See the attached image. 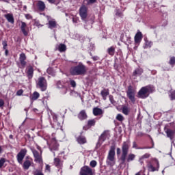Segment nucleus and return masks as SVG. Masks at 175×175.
Here are the masks:
<instances>
[{
	"mask_svg": "<svg viewBox=\"0 0 175 175\" xmlns=\"http://www.w3.org/2000/svg\"><path fill=\"white\" fill-rule=\"evenodd\" d=\"M129 147H131V141L127 140L123 142L122 146V154L120 157L122 163H125V161L131 162L136 157V156L132 153L128 155V152H129Z\"/></svg>",
	"mask_w": 175,
	"mask_h": 175,
	"instance_id": "1",
	"label": "nucleus"
},
{
	"mask_svg": "<svg viewBox=\"0 0 175 175\" xmlns=\"http://www.w3.org/2000/svg\"><path fill=\"white\" fill-rule=\"evenodd\" d=\"M88 70L87 66L79 62L78 65L70 68V73L72 76H84Z\"/></svg>",
	"mask_w": 175,
	"mask_h": 175,
	"instance_id": "2",
	"label": "nucleus"
},
{
	"mask_svg": "<svg viewBox=\"0 0 175 175\" xmlns=\"http://www.w3.org/2000/svg\"><path fill=\"white\" fill-rule=\"evenodd\" d=\"M106 163L108 166H111V167L116 165V145L110 146L109 151L107 157Z\"/></svg>",
	"mask_w": 175,
	"mask_h": 175,
	"instance_id": "3",
	"label": "nucleus"
},
{
	"mask_svg": "<svg viewBox=\"0 0 175 175\" xmlns=\"http://www.w3.org/2000/svg\"><path fill=\"white\" fill-rule=\"evenodd\" d=\"M152 90L153 89L151 85L142 87L138 92V96H139V98H142V99H146V98H148L150 94L152 92Z\"/></svg>",
	"mask_w": 175,
	"mask_h": 175,
	"instance_id": "4",
	"label": "nucleus"
},
{
	"mask_svg": "<svg viewBox=\"0 0 175 175\" xmlns=\"http://www.w3.org/2000/svg\"><path fill=\"white\" fill-rule=\"evenodd\" d=\"M36 87L42 92L46 91V90H47V80H46V78L43 77H39L36 83Z\"/></svg>",
	"mask_w": 175,
	"mask_h": 175,
	"instance_id": "5",
	"label": "nucleus"
},
{
	"mask_svg": "<svg viewBox=\"0 0 175 175\" xmlns=\"http://www.w3.org/2000/svg\"><path fill=\"white\" fill-rule=\"evenodd\" d=\"M31 150L34 157V161H36L37 163H42L43 158L42 157V154L43 150H40V153H39V152H38V150H36L35 148H31Z\"/></svg>",
	"mask_w": 175,
	"mask_h": 175,
	"instance_id": "6",
	"label": "nucleus"
},
{
	"mask_svg": "<svg viewBox=\"0 0 175 175\" xmlns=\"http://www.w3.org/2000/svg\"><path fill=\"white\" fill-rule=\"evenodd\" d=\"M126 95L129 99L132 102V103H135L136 102V98H135V95H136V92L133 88H132V86H129L128 90L126 91Z\"/></svg>",
	"mask_w": 175,
	"mask_h": 175,
	"instance_id": "7",
	"label": "nucleus"
},
{
	"mask_svg": "<svg viewBox=\"0 0 175 175\" xmlns=\"http://www.w3.org/2000/svg\"><path fill=\"white\" fill-rule=\"evenodd\" d=\"M148 169L149 172H158L159 170V161L155 159L152 161V163H148Z\"/></svg>",
	"mask_w": 175,
	"mask_h": 175,
	"instance_id": "8",
	"label": "nucleus"
},
{
	"mask_svg": "<svg viewBox=\"0 0 175 175\" xmlns=\"http://www.w3.org/2000/svg\"><path fill=\"white\" fill-rule=\"evenodd\" d=\"M79 16L83 21H85V19L88 16V8H87V6L84 5L81 6L79 8Z\"/></svg>",
	"mask_w": 175,
	"mask_h": 175,
	"instance_id": "9",
	"label": "nucleus"
},
{
	"mask_svg": "<svg viewBox=\"0 0 175 175\" xmlns=\"http://www.w3.org/2000/svg\"><path fill=\"white\" fill-rule=\"evenodd\" d=\"M27 149L24 148L21 150V151L18 153L16 158L18 163H23V159L25 157V155H27Z\"/></svg>",
	"mask_w": 175,
	"mask_h": 175,
	"instance_id": "10",
	"label": "nucleus"
},
{
	"mask_svg": "<svg viewBox=\"0 0 175 175\" xmlns=\"http://www.w3.org/2000/svg\"><path fill=\"white\" fill-rule=\"evenodd\" d=\"M80 175H93L92 169L85 165L81 169Z\"/></svg>",
	"mask_w": 175,
	"mask_h": 175,
	"instance_id": "11",
	"label": "nucleus"
},
{
	"mask_svg": "<svg viewBox=\"0 0 175 175\" xmlns=\"http://www.w3.org/2000/svg\"><path fill=\"white\" fill-rule=\"evenodd\" d=\"M164 131L167 135V137H169L170 140H173L175 137V129H172L169 128H165Z\"/></svg>",
	"mask_w": 175,
	"mask_h": 175,
	"instance_id": "12",
	"label": "nucleus"
},
{
	"mask_svg": "<svg viewBox=\"0 0 175 175\" xmlns=\"http://www.w3.org/2000/svg\"><path fill=\"white\" fill-rule=\"evenodd\" d=\"M109 136V131H105L99 137L98 142L97 143V146H100L106 139H107V137Z\"/></svg>",
	"mask_w": 175,
	"mask_h": 175,
	"instance_id": "13",
	"label": "nucleus"
},
{
	"mask_svg": "<svg viewBox=\"0 0 175 175\" xmlns=\"http://www.w3.org/2000/svg\"><path fill=\"white\" fill-rule=\"evenodd\" d=\"M143 39V33L141 31H137L134 37V42L135 44H140Z\"/></svg>",
	"mask_w": 175,
	"mask_h": 175,
	"instance_id": "14",
	"label": "nucleus"
},
{
	"mask_svg": "<svg viewBox=\"0 0 175 175\" xmlns=\"http://www.w3.org/2000/svg\"><path fill=\"white\" fill-rule=\"evenodd\" d=\"M36 8L39 12H44V10H46V4L44 2L38 0L37 1Z\"/></svg>",
	"mask_w": 175,
	"mask_h": 175,
	"instance_id": "15",
	"label": "nucleus"
},
{
	"mask_svg": "<svg viewBox=\"0 0 175 175\" xmlns=\"http://www.w3.org/2000/svg\"><path fill=\"white\" fill-rule=\"evenodd\" d=\"M21 31L22 33H23L24 36H28L29 31L25 22H21Z\"/></svg>",
	"mask_w": 175,
	"mask_h": 175,
	"instance_id": "16",
	"label": "nucleus"
},
{
	"mask_svg": "<svg viewBox=\"0 0 175 175\" xmlns=\"http://www.w3.org/2000/svg\"><path fill=\"white\" fill-rule=\"evenodd\" d=\"M26 60L27 56L25 55V53H21L19 56V61L23 68H25V65H27V62H25Z\"/></svg>",
	"mask_w": 175,
	"mask_h": 175,
	"instance_id": "17",
	"label": "nucleus"
},
{
	"mask_svg": "<svg viewBox=\"0 0 175 175\" xmlns=\"http://www.w3.org/2000/svg\"><path fill=\"white\" fill-rule=\"evenodd\" d=\"M95 124H96V120L95 119L89 120L87 125L83 126L84 131H88V129H90L92 126H95Z\"/></svg>",
	"mask_w": 175,
	"mask_h": 175,
	"instance_id": "18",
	"label": "nucleus"
},
{
	"mask_svg": "<svg viewBox=\"0 0 175 175\" xmlns=\"http://www.w3.org/2000/svg\"><path fill=\"white\" fill-rule=\"evenodd\" d=\"M58 147H59L58 142H57V140H55V139H53L50 145L51 151H57Z\"/></svg>",
	"mask_w": 175,
	"mask_h": 175,
	"instance_id": "19",
	"label": "nucleus"
},
{
	"mask_svg": "<svg viewBox=\"0 0 175 175\" xmlns=\"http://www.w3.org/2000/svg\"><path fill=\"white\" fill-rule=\"evenodd\" d=\"M55 50H58L59 53H65L66 51V45L62 43L57 44L55 46Z\"/></svg>",
	"mask_w": 175,
	"mask_h": 175,
	"instance_id": "20",
	"label": "nucleus"
},
{
	"mask_svg": "<svg viewBox=\"0 0 175 175\" xmlns=\"http://www.w3.org/2000/svg\"><path fill=\"white\" fill-rule=\"evenodd\" d=\"M88 117V116H87L85 110H81L78 114V118L80 120V121H84V120H87Z\"/></svg>",
	"mask_w": 175,
	"mask_h": 175,
	"instance_id": "21",
	"label": "nucleus"
},
{
	"mask_svg": "<svg viewBox=\"0 0 175 175\" xmlns=\"http://www.w3.org/2000/svg\"><path fill=\"white\" fill-rule=\"evenodd\" d=\"M110 92L109 91V89H103V90H101L100 92V95L103 99V100H106V99H107V96H109Z\"/></svg>",
	"mask_w": 175,
	"mask_h": 175,
	"instance_id": "22",
	"label": "nucleus"
},
{
	"mask_svg": "<svg viewBox=\"0 0 175 175\" xmlns=\"http://www.w3.org/2000/svg\"><path fill=\"white\" fill-rule=\"evenodd\" d=\"M78 144H85L87 143V138L84 135H79L77 137Z\"/></svg>",
	"mask_w": 175,
	"mask_h": 175,
	"instance_id": "23",
	"label": "nucleus"
},
{
	"mask_svg": "<svg viewBox=\"0 0 175 175\" xmlns=\"http://www.w3.org/2000/svg\"><path fill=\"white\" fill-rule=\"evenodd\" d=\"M144 70L143 68H136L133 72V76L134 77H137L139 76H142V75H143Z\"/></svg>",
	"mask_w": 175,
	"mask_h": 175,
	"instance_id": "24",
	"label": "nucleus"
},
{
	"mask_svg": "<svg viewBox=\"0 0 175 175\" xmlns=\"http://www.w3.org/2000/svg\"><path fill=\"white\" fill-rule=\"evenodd\" d=\"M122 113L124 114V116H129L131 113V108L128 105H122Z\"/></svg>",
	"mask_w": 175,
	"mask_h": 175,
	"instance_id": "25",
	"label": "nucleus"
},
{
	"mask_svg": "<svg viewBox=\"0 0 175 175\" xmlns=\"http://www.w3.org/2000/svg\"><path fill=\"white\" fill-rule=\"evenodd\" d=\"M5 18L10 23V24H14V17L13 16V14H7L4 15Z\"/></svg>",
	"mask_w": 175,
	"mask_h": 175,
	"instance_id": "26",
	"label": "nucleus"
},
{
	"mask_svg": "<svg viewBox=\"0 0 175 175\" xmlns=\"http://www.w3.org/2000/svg\"><path fill=\"white\" fill-rule=\"evenodd\" d=\"M58 24L57 23V21L55 20L49 21L48 23V27L49 29H54V28H57Z\"/></svg>",
	"mask_w": 175,
	"mask_h": 175,
	"instance_id": "27",
	"label": "nucleus"
},
{
	"mask_svg": "<svg viewBox=\"0 0 175 175\" xmlns=\"http://www.w3.org/2000/svg\"><path fill=\"white\" fill-rule=\"evenodd\" d=\"M57 88L63 90L62 94H66V92H68V88L64 85L62 83L59 81L57 82Z\"/></svg>",
	"mask_w": 175,
	"mask_h": 175,
	"instance_id": "28",
	"label": "nucleus"
},
{
	"mask_svg": "<svg viewBox=\"0 0 175 175\" xmlns=\"http://www.w3.org/2000/svg\"><path fill=\"white\" fill-rule=\"evenodd\" d=\"M27 77L29 80H31L33 77V67L29 66L27 72Z\"/></svg>",
	"mask_w": 175,
	"mask_h": 175,
	"instance_id": "29",
	"label": "nucleus"
},
{
	"mask_svg": "<svg viewBox=\"0 0 175 175\" xmlns=\"http://www.w3.org/2000/svg\"><path fill=\"white\" fill-rule=\"evenodd\" d=\"M93 114L94 116H102L103 114V110L102 109L98 108V107H94L93 109Z\"/></svg>",
	"mask_w": 175,
	"mask_h": 175,
	"instance_id": "30",
	"label": "nucleus"
},
{
	"mask_svg": "<svg viewBox=\"0 0 175 175\" xmlns=\"http://www.w3.org/2000/svg\"><path fill=\"white\" fill-rule=\"evenodd\" d=\"M54 165L57 169H61L62 167V161L59 158L54 159Z\"/></svg>",
	"mask_w": 175,
	"mask_h": 175,
	"instance_id": "31",
	"label": "nucleus"
},
{
	"mask_svg": "<svg viewBox=\"0 0 175 175\" xmlns=\"http://www.w3.org/2000/svg\"><path fill=\"white\" fill-rule=\"evenodd\" d=\"M31 167V160H26L24 161L23 167L25 169V170H28L29 167Z\"/></svg>",
	"mask_w": 175,
	"mask_h": 175,
	"instance_id": "32",
	"label": "nucleus"
},
{
	"mask_svg": "<svg viewBox=\"0 0 175 175\" xmlns=\"http://www.w3.org/2000/svg\"><path fill=\"white\" fill-rule=\"evenodd\" d=\"M40 96V94L38 92H34L32 94V96L30 97V99L31 100H37V99H39V97Z\"/></svg>",
	"mask_w": 175,
	"mask_h": 175,
	"instance_id": "33",
	"label": "nucleus"
},
{
	"mask_svg": "<svg viewBox=\"0 0 175 175\" xmlns=\"http://www.w3.org/2000/svg\"><path fill=\"white\" fill-rule=\"evenodd\" d=\"M151 157L150 153H146L139 158V162L143 163V159H147Z\"/></svg>",
	"mask_w": 175,
	"mask_h": 175,
	"instance_id": "34",
	"label": "nucleus"
},
{
	"mask_svg": "<svg viewBox=\"0 0 175 175\" xmlns=\"http://www.w3.org/2000/svg\"><path fill=\"white\" fill-rule=\"evenodd\" d=\"M107 53L108 54H109V55H111V56L114 55L116 53V48L114 46H111L108 48Z\"/></svg>",
	"mask_w": 175,
	"mask_h": 175,
	"instance_id": "35",
	"label": "nucleus"
},
{
	"mask_svg": "<svg viewBox=\"0 0 175 175\" xmlns=\"http://www.w3.org/2000/svg\"><path fill=\"white\" fill-rule=\"evenodd\" d=\"M116 120L117 121H119L120 122H122V121H124V120H125V118H124V116H122V114L121 113H118L116 116Z\"/></svg>",
	"mask_w": 175,
	"mask_h": 175,
	"instance_id": "36",
	"label": "nucleus"
},
{
	"mask_svg": "<svg viewBox=\"0 0 175 175\" xmlns=\"http://www.w3.org/2000/svg\"><path fill=\"white\" fill-rule=\"evenodd\" d=\"M168 64L171 66H174V65H175V57L174 56L170 57V61H169Z\"/></svg>",
	"mask_w": 175,
	"mask_h": 175,
	"instance_id": "37",
	"label": "nucleus"
},
{
	"mask_svg": "<svg viewBox=\"0 0 175 175\" xmlns=\"http://www.w3.org/2000/svg\"><path fill=\"white\" fill-rule=\"evenodd\" d=\"M145 44H146V45H145V47H146V49H148V47H149V48H151L152 46V42L146 40V42H145Z\"/></svg>",
	"mask_w": 175,
	"mask_h": 175,
	"instance_id": "38",
	"label": "nucleus"
},
{
	"mask_svg": "<svg viewBox=\"0 0 175 175\" xmlns=\"http://www.w3.org/2000/svg\"><path fill=\"white\" fill-rule=\"evenodd\" d=\"M96 165H98V163L95 160H92L90 163V165L91 166V167H96Z\"/></svg>",
	"mask_w": 175,
	"mask_h": 175,
	"instance_id": "39",
	"label": "nucleus"
},
{
	"mask_svg": "<svg viewBox=\"0 0 175 175\" xmlns=\"http://www.w3.org/2000/svg\"><path fill=\"white\" fill-rule=\"evenodd\" d=\"M170 98L171 100H175V91L170 92Z\"/></svg>",
	"mask_w": 175,
	"mask_h": 175,
	"instance_id": "40",
	"label": "nucleus"
},
{
	"mask_svg": "<svg viewBox=\"0 0 175 175\" xmlns=\"http://www.w3.org/2000/svg\"><path fill=\"white\" fill-rule=\"evenodd\" d=\"M5 162H6V159L1 158L0 159V169L5 165Z\"/></svg>",
	"mask_w": 175,
	"mask_h": 175,
	"instance_id": "41",
	"label": "nucleus"
},
{
	"mask_svg": "<svg viewBox=\"0 0 175 175\" xmlns=\"http://www.w3.org/2000/svg\"><path fill=\"white\" fill-rule=\"evenodd\" d=\"M2 46L3 50H6L8 49V41L3 40L2 41Z\"/></svg>",
	"mask_w": 175,
	"mask_h": 175,
	"instance_id": "42",
	"label": "nucleus"
},
{
	"mask_svg": "<svg viewBox=\"0 0 175 175\" xmlns=\"http://www.w3.org/2000/svg\"><path fill=\"white\" fill-rule=\"evenodd\" d=\"M133 148H135V150H142V147H138L136 142H133Z\"/></svg>",
	"mask_w": 175,
	"mask_h": 175,
	"instance_id": "43",
	"label": "nucleus"
},
{
	"mask_svg": "<svg viewBox=\"0 0 175 175\" xmlns=\"http://www.w3.org/2000/svg\"><path fill=\"white\" fill-rule=\"evenodd\" d=\"M46 72L49 75H54V70L53 69V68H49L47 70H46Z\"/></svg>",
	"mask_w": 175,
	"mask_h": 175,
	"instance_id": "44",
	"label": "nucleus"
},
{
	"mask_svg": "<svg viewBox=\"0 0 175 175\" xmlns=\"http://www.w3.org/2000/svg\"><path fill=\"white\" fill-rule=\"evenodd\" d=\"M109 98L112 105H116V100H114V98L112 95H109Z\"/></svg>",
	"mask_w": 175,
	"mask_h": 175,
	"instance_id": "45",
	"label": "nucleus"
},
{
	"mask_svg": "<svg viewBox=\"0 0 175 175\" xmlns=\"http://www.w3.org/2000/svg\"><path fill=\"white\" fill-rule=\"evenodd\" d=\"M70 84L71 85V87H72L73 88H76V81L75 80H70Z\"/></svg>",
	"mask_w": 175,
	"mask_h": 175,
	"instance_id": "46",
	"label": "nucleus"
},
{
	"mask_svg": "<svg viewBox=\"0 0 175 175\" xmlns=\"http://www.w3.org/2000/svg\"><path fill=\"white\" fill-rule=\"evenodd\" d=\"M23 94H24V90H23V89L18 90L16 92L17 96H21V95H23Z\"/></svg>",
	"mask_w": 175,
	"mask_h": 175,
	"instance_id": "47",
	"label": "nucleus"
},
{
	"mask_svg": "<svg viewBox=\"0 0 175 175\" xmlns=\"http://www.w3.org/2000/svg\"><path fill=\"white\" fill-rule=\"evenodd\" d=\"M79 17L77 16L72 17V23H74V24H77V23H79Z\"/></svg>",
	"mask_w": 175,
	"mask_h": 175,
	"instance_id": "48",
	"label": "nucleus"
},
{
	"mask_svg": "<svg viewBox=\"0 0 175 175\" xmlns=\"http://www.w3.org/2000/svg\"><path fill=\"white\" fill-rule=\"evenodd\" d=\"M87 5H92V3H95L96 0H86Z\"/></svg>",
	"mask_w": 175,
	"mask_h": 175,
	"instance_id": "49",
	"label": "nucleus"
},
{
	"mask_svg": "<svg viewBox=\"0 0 175 175\" xmlns=\"http://www.w3.org/2000/svg\"><path fill=\"white\" fill-rule=\"evenodd\" d=\"M33 175H44V174H43V172H42V171L37 170L34 172Z\"/></svg>",
	"mask_w": 175,
	"mask_h": 175,
	"instance_id": "50",
	"label": "nucleus"
},
{
	"mask_svg": "<svg viewBox=\"0 0 175 175\" xmlns=\"http://www.w3.org/2000/svg\"><path fill=\"white\" fill-rule=\"evenodd\" d=\"M151 148H154V145L152 146H144V147H141V150H150Z\"/></svg>",
	"mask_w": 175,
	"mask_h": 175,
	"instance_id": "51",
	"label": "nucleus"
},
{
	"mask_svg": "<svg viewBox=\"0 0 175 175\" xmlns=\"http://www.w3.org/2000/svg\"><path fill=\"white\" fill-rule=\"evenodd\" d=\"M137 136L138 137H143V136H144V133H143L142 132H138L137 133Z\"/></svg>",
	"mask_w": 175,
	"mask_h": 175,
	"instance_id": "52",
	"label": "nucleus"
},
{
	"mask_svg": "<svg viewBox=\"0 0 175 175\" xmlns=\"http://www.w3.org/2000/svg\"><path fill=\"white\" fill-rule=\"evenodd\" d=\"M25 17H26L27 20H31V18H32V16H31V14H27L25 15Z\"/></svg>",
	"mask_w": 175,
	"mask_h": 175,
	"instance_id": "53",
	"label": "nucleus"
},
{
	"mask_svg": "<svg viewBox=\"0 0 175 175\" xmlns=\"http://www.w3.org/2000/svg\"><path fill=\"white\" fill-rule=\"evenodd\" d=\"M4 105H5V101H3V99H0V107H3Z\"/></svg>",
	"mask_w": 175,
	"mask_h": 175,
	"instance_id": "54",
	"label": "nucleus"
},
{
	"mask_svg": "<svg viewBox=\"0 0 175 175\" xmlns=\"http://www.w3.org/2000/svg\"><path fill=\"white\" fill-rule=\"evenodd\" d=\"M116 16H118L119 17H122V16H124V14H122V12H117L116 14Z\"/></svg>",
	"mask_w": 175,
	"mask_h": 175,
	"instance_id": "55",
	"label": "nucleus"
},
{
	"mask_svg": "<svg viewBox=\"0 0 175 175\" xmlns=\"http://www.w3.org/2000/svg\"><path fill=\"white\" fill-rule=\"evenodd\" d=\"M92 58L93 61L99 60V57H98V56H93V57H92Z\"/></svg>",
	"mask_w": 175,
	"mask_h": 175,
	"instance_id": "56",
	"label": "nucleus"
},
{
	"mask_svg": "<svg viewBox=\"0 0 175 175\" xmlns=\"http://www.w3.org/2000/svg\"><path fill=\"white\" fill-rule=\"evenodd\" d=\"M45 170H47L48 172H51V167L49 165H46Z\"/></svg>",
	"mask_w": 175,
	"mask_h": 175,
	"instance_id": "57",
	"label": "nucleus"
},
{
	"mask_svg": "<svg viewBox=\"0 0 175 175\" xmlns=\"http://www.w3.org/2000/svg\"><path fill=\"white\" fill-rule=\"evenodd\" d=\"M116 154L117 155H120V154H121V148H117Z\"/></svg>",
	"mask_w": 175,
	"mask_h": 175,
	"instance_id": "58",
	"label": "nucleus"
},
{
	"mask_svg": "<svg viewBox=\"0 0 175 175\" xmlns=\"http://www.w3.org/2000/svg\"><path fill=\"white\" fill-rule=\"evenodd\" d=\"M36 27H38V28L40 27H43V25H40V23H39V22H36Z\"/></svg>",
	"mask_w": 175,
	"mask_h": 175,
	"instance_id": "59",
	"label": "nucleus"
},
{
	"mask_svg": "<svg viewBox=\"0 0 175 175\" xmlns=\"http://www.w3.org/2000/svg\"><path fill=\"white\" fill-rule=\"evenodd\" d=\"M49 3H55V0H46Z\"/></svg>",
	"mask_w": 175,
	"mask_h": 175,
	"instance_id": "60",
	"label": "nucleus"
},
{
	"mask_svg": "<svg viewBox=\"0 0 175 175\" xmlns=\"http://www.w3.org/2000/svg\"><path fill=\"white\" fill-rule=\"evenodd\" d=\"M5 50V55H8L9 54V50L7 49H4Z\"/></svg>",
	"mask_w": 175,
	"mask_h": 175,
	"instance_id": "61",
	"label": "nucleus"
},
{
	"mask_svg": "<svg viewBox=\"0 0 175 175\" xmlns=\"http://www.w3.org/2000/svg\"><path fill=\"white\" fill-rule=\"evenodd\" d=\"M37 150H39V151H42V148H40V146H37Z\"/></svg>",
	"mask_w": 175,
	"mask_h": 175,
	"instance_id": "62",
	"label": "nucleus"
},
{
	"mask_svg": "<svg viewBox=\"0 0 175 175\" xmlns=\"http://www.w3.org/2000/svg\"><path fill=\"white\" fill-rule=\"evenodd\" d=\"M3 151V150L2 149V146H0V154H2Z\"/></svg>",
	"mask_w": 175,
	"mask_h": 175,
	"instance_id": "63",
	"label": "nucleus"
},
{
	"mask_svg": "<svg viewBox=\"0 0 175 175\" xmlns=\"http://www.w3.org/2000/svg\"><path fill=\"white\" fill-rule=\"evenodd\" d=\"M23 10H27V5H24V6H23Z\"/></svg>",
	"mask_w": 175,
	"mask_h": 175,
	"instance_id": "64",
	"label": "nucleus"
}]
</instances>
